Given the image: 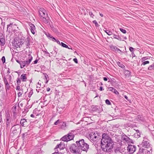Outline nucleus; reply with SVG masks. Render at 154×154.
I'll list each match as a JSON object with an SVG mask.
<instances>
[{
  "label": "nucleus",
  "instance_id": "obj_1",
  "mask_svg": "<svg viewBox=\"0 0 154 154\" xmlns=\"http://www.w3.org/2000/svg\"><path fill=\"white\" fill-rule=\"evenodd\" d=\"M113 141L109 136L105 133L103 134L101 141V147L102 150L110 152L113 147Z\"/></svg>",
  "mask_w": 154,
  "mask_h": 154
},
{
  "label": "nucleus",
  "instance_id": "obj_2",
  "mask_svg": "<svg viewBox=\"0 0 154 154\" xmlns=\"http://www.w3.org/2000/svg\"><path fill=\"white\" fill-rule=\"evenodd\" d=\"M75 143L79 146L81 151L87 152L88 151L89 148V145L85 142L83 139H81L79 140L76 141Z\"/></svg>",
  "mask_w": 154,
  "mask_h": 154
},
{
  "label": "nucleus",
  "instance_id": "obj_3",
  "mask_svg": "<svg viewBox=\"0 0 154 154\" xmlns=\"http://www.w3.org/2000/svg\"><path fill=\"white\" fill-rule=\"evenodd\" d=\"M69 150L73 154H80L82 152L79 146L76 143L72 144L70 147Z\"/></svg>",
  "mask_w": 154,
  "mask_h": 154
},
{
  "label": "nucleus",
  "instance_id": "obj_4",
  "mask_svg": "<svg viewBox=\"0 0 154 154\" xmlns=\"http://www.w3.org/2000/svg\"><path fill=\"white\" fill-rule=\"evenodd\" d=\"M76 134L75 131H71L66 135L63 137L61 139L62 141L67 142L73 140L74 135Z\"/></svg>",
  "mask_w": 154,
  "mask_h": 154
},
{
  "label": "nucleus",
  "instance_id": "obj_5",
  "mask_svg": "<svg viewBox=\"0 0 154 154\" xmlns=\"http://www.w3.org/2000/svg\"><path fill=\"white\" fill-rule=\"evenodd\" d=\"M141 145L143 147L148 149H152V146L150 143V141L146 136L143 137V139Z\"/></svg>",
  "mask_w": 154,
  "mask_h": 154
},
{
  "label": "nucleus",
  "instance_id": "obj_6",
  "mask_svg": "<svg viewBox=\"0 0 154 154\" xmlns=\"http://www.w3.org/2000/svg\"><path fill=\"white\" fill-rule=\"evenodd\" d=\"M11 131L14 135H17L20 131V126L19 125H13L11 128Z\"/></svg>",
  "mask_w": 154,
  "mask_h": 154
},
{
  "label": "nucleus",
  "instance_id": "obj_7",
  "mask_svg": "<svg viewBox=\"0 0 154 154\" xmlns=\"http://www.w3.org/2000/svg\"><path fill=\"white\" fill-rule=\"evenodd\" d=\"M29 58L28 60L21 61V63H20L21 68H23L25 66H27L30 63L32 59V57L31 55L29 54Z\"/></svg>",
  "mask_w": 154,
  "mask_h": 154
},
{
  "label": "nucleus",
  "instance_id": "obj_8",
  "mask_svg": "<svg viewBox=\"0 0 154 154\" xmlns=\"http://www.w3.org/2000/svg\"><path fill=\"white\" fill-rule=\"evenodd\" d=\"M98 136V135L97 133L95 132H92L90 134L88 138L91 141H94L97 139Z\"/></svg>",
  "mask_w": 154,
  "mask_h": 154
},
{
  "label": "nucleus",
  "instance_id": "obj_9",
  "mask_svg": "<svg viewBox=\"0 0 154 154\" xmlns=\"http://www.w3.org/2000/svg\"><path fill=\"white\" fill-rule=\"evenodd\" d=\"M121 139L124 142L127 143H133V140L124 133H123L122 135Z\"/></svg>",
  "mask_w": 154,
  "mask_h": 154
},
{
  "label": "nucleus",
  "instance_id": "obj_10",
  "mask_svg": "<svg viewBox=\"0 0 154 154\" xmlns=\"http://www.w3.org/2000/svg\"><path fill=\"white\" fill-rule=\"evenodd\" d=\"M12 119L9 114L7 115L6 118V128L9 129Z\"/></svg>",
  "mask_w": 154,
  "mask_h": 154
},
{
  "label": "nucleus",
  "instance_id": "obj_11",
  "mask_svg": "<svg viewBox=\"0 0 154 154\" xmlns=\"http://www.w3.org/2000/svg\"><path fill=\"white\" fill-rule=\"evenodd\" d=\"M136 146L134 145H128V150L130 154L133 153L136 150Z\"/></svg>",
  "mask_w": 154,
  "mask_h": 154
},
{
  "label": "nucleus",
  "instance_id": "obj_12",
  "mask_svg": "<svg viewBox=\"0 0 154 154\" xmlns=\"http://www.w3.org/2000/svg\"><path fill=\"white\" fill-rule=\"evenodd\" d=\"M39 14L40 16V18L48 17V14L46 10L43 8H40L39 10Z\"/></svg>",
  "mask_w": 154,
  "mask_h": 154
},
{
  "label": "nucleus",
  "instance_id": "obj_13",
  "mask_svg": "<svg viewBox=\"0 0 154 154\" xmlns=\"http://www.w3.org/2000/svg\"><path fill=\"white\" fill-rule=\"evenodd\" d=\"M20 123L23 126H27L29 125V120L27 121V119H22L21 120Z\"/></svg>",
  "mask_w": 154,
  "mask_h": 154
},
{
  "label": "nucleus",
  "instance_id": "obj_14",
  "mask_svg": "<svg viewBox=\"0 0 154 154\" xmlns=\"http://www.w3.org/2000/svg\"><path fill=\"white\" fill-rule=\"evenodd\" d=\"M22 32L20 33V34L18 35V41H19V44L21 46L24 43V37L23 36H21Z\"/></svg>",
  "mask_w": 154,
  "mask_h": 154
},
{
  "label": "nucleus",
  "instance_id": "obj_15",
  "mask_svg": "<svg viewBox=\"0 0 154 154\" xmlns=\"http://www.w3.org/2000/svg\"><path fill=\"white\" fill-rule=\"evenodd\" d=\"M65 147V145L63 142H61L59 144H57L55 149H57L59 148L60 149H63Z\"/></svg>",
  "mask_w": 154,
  "mask_h": 154
},
{
  "label": "nucleus",
  "instance_id": "obj_16",
  "mask_svg": "<svg viewBox=\"0 0 154 154\" xmlns=\"http://www.w3.org/2000/svg\"><path fill=\"white\" fill-rule=\"evenodd\" d=\"M142 150L143 154H151L152 152V149H146L143 148L141 149Z\"/></svg>",
  "mask_w": 154,
  "mask_h": 154
},
{
  "label": "nucleus",
  "instance_id": "obj_17",
  "mask_svg": "<svg viewBox=\"0 0 154 154\" xmlns=\"http://www.w3.org/2000/svg\"><path fill=\"white\" fill-rule=\"evenodd\" d=\"M14 45L16 48H20V45L19 44V41L17 38H14Z\"/></svg>",
  "mask_w": 154,
  "mask_h": 154
},
{
  "label": "nucleus",
  "instance_id": "obj_18",
  "mask_svg": "<svg viewBox=\"0 0 154 154\" xmlns=\"http://www.w3.org/2000/svg\"><path fill=\"white\" fill-rule=\"evenodd\" d=\"M110 47L112 51H114L115 52H118V51H120V52H123L121 50H120L116 46L114 45H111L110 46Z\"/></svg>",
  "mask_w": 154,
  "mask_h": 154
},
{
  "label": "nucleus",
  "instance_id": "obj_19",
  "mask_svg": "<svg viewBox=\"0 0 154 154\" xmlns=\"http://www.w3.org/2000/svg\"><path fill=\"white\" fill-rule=\"evenodd\" d=\"M20 79L21 80L22 82H26L27 80L26 74H24L21 75Z\"/></svg>",
  "mask_w": 154,
  "mask_h": 154
},
{
  "label": "nucleus",
  "instance_id": "obj_20",
  "mask_svg": "<svg viewBox=\"0 0 154 154\" xmlns=\"http://www.w3.org/2000/svg\"><path fill=\"white\" fill-rule=\"evenodd\" d=\"M24 44L26 46V48H29L30 45V40L29 38H27L26 39L24 42Z\"/></svg>",
  "mask_w": 154,
  "mask_h": 154
},
{
  "label": "nucleus",
  "instance_id": "obj_21",
  "mask_svg": "<svg viewBox=\"0 0 154 154\" xmlns=\"http://www.w3.org/2000/svg\"><path fill=\"white\" fill-rule=\"evenodd\" d=\"M29 26L30 27L31 31L32 33L33 34H34L35 33V26L34 24L32 23H30L29 24Z\"/></svg>",
  "mask_w": 154,
  "mask_h": 154
},
{
  "label": "nucleus",
  "instance_id": "obj_22",
  "mask_svg": "<svg viewBox=\"0 0 154 154\" xmlns=\"http://www.w3.org/2000/svg\"><path fill=\"white\" fill-rule=\"evenodd\" d=\"M4 82L6 88L8 89L10 88V85L8 83L7 79L5 77L4 78Z\"/></svg>",
  "mask_w": 154,
  "mask_h": 154
},
{
  "label": "nucleus",
  "instance_id": "obj_23",
  "mask_svg": "<svg viewBox=\"0 0 154 154\" xmlns=\"http://www.w3.org/2000/svg\"><path fill=\"white\" fill-rule=\"evenodd\" d=\"M41 19L43 21V22L45 23V24H47L48 23V19L49 17H45L42 18H41Z\"/></svg>",
  "mask_w": 154,
  "mask_h": 154
},
{
  "label": "nucleus",
  "instance_id": "obj_24",
  "mask_svg": "<svg viewBox=\"0 0 154 154\" xmlns=\"http://www.w3.org/2000/svg\"><path fill=\"white\" fill-rule=\"evenodd\" d=\"M5 39L3 38H0V44L1 46H4L5 44Z\"/></svg>",
  "mask_w": 154,
  "mask_h": 154
},
{
  "label": "nucleus",
  "instance_id": "obj_25",
  "mask_svg": "<svg viewBox=\"0 0 154 154\" xmlns=\"http://www.w3.org/2000/svg\"><path fill=\"white\" fill-rule=\"evenodd\" d=\"M131 72L128 70H125L124 71V73L126 76L127 77H129L131 75Z\"/></svg>",
  "mask_w": 154,
  "mask_h": 154
},
{
  "label": "nucleus",
  "instance_id": "obj_26",
  "mask_svg": "<svg viewBox=\"0 0 154 154\" xmlns=\"http://www.w3.org/2000/svg\"><path fill=\"white\" fill-rule=\"evenodd\" d=\"M12 26V23H11L9 25H8L7 27V31L10 32L11 31V30Z\"/></svg>",
  "mask_w": 154,
  "mask_h": 154
},
{
  "label": "nucleus",
  "instance_id": "obj_27",
  "mask_svg": "<svg viewBox=\"0 0 154 154\" xmlns=\"http://www.w3.org/2000/svg\"><path fill=\"white\" fill-rule=\"evenodd\" d=\"M92 110L95 112L97 111L99 109L97 106H92Z\"/></svg>",
  "mask_w": 154,
  "mask_h": 154
},
{
  "label": "nucleus",
  "instance_id": "obj_28",
  "mask_svg": "<svg viewBox=\"0 0 154 154\" xmlns=\"http://www.w3.org/2000/svg\"><path fill=\"white\" fill-rule=\"evenodd\" d=\"M113 38L117 39L119 40H121V38L119 35H117L115 34H113Z\"/></svg>",
  "mask_w": 154,
  "mask_h": 154
},
{
  "label": "nucleus",
  "instance_id": "obj_29",
  "mask_svg": "<svg viewBox=\"0 0 154 154\" xmlns=\"http://www.w3.org/2000/svg\"><path fill=\"white\" fill-rule=\"evenodd\" d=\"M148 69L149 70H154V64H152L149 66L148 67Z\"/></svg>",
  "mask_w": 154,
  "mask_h": 154
},
{
  "label": "nucleus",
  "instance_id": "obj_30",
  "mask_svg": "<svg viewBox=\"0 0 154 154\" xmlns=\"http://www.w3.org/2000/svg\"><path fill=\"white\" fill-rule=\"evenodd\" d=\"M117 64L119 67L122 68H124L125 67V66L122 63L119 62H118L117 63Z\"/></svg>",
  "mask_w": 154,
  "mask_h": 154
},
{
  "label": "nucleus",
  "instance_id": "obj_31",
  "mask_svg": "<svg viewBox=\"0 0 154 154\" xmlns=\"http://www.w3.org/2000/svg\"><path fill=\"white\" fill-rule=\"evenodd\" d=\"M105 32L109 35H110L112 34V32L109 30L106 29L105 30Z\"/></svg>",
  "mask_w": 154,
  "mask_h": 154
},
{
  "label": "nucleus",
  "instance_id": "obj_32",
  "mask_svg": "<svg viewBox=\"0 0 154 154\" xmlns=\"http://www.w3.org/2000/svg\"><path fill=\"white\" fill-rule=\"evenodd\" d=\"M120 149L119 147H117L115 149L114 152L116 153H118L120 152Z\"/></svg>",
  "mask_w": 154,
  "mask_h": 154
},
{
  "label": "nucleus",
  "instance_id": "obj_33",
  "mask_svg": "<svg viewBox=\"0 0 154 154\" xmlns=\"http://www.w3.org/2000/svg\"><path fill=\"white\" fill-rule=\"evenodd\" d=\"M21 80L19 78H18L17 79V85H20L21 83Z\"/></svg>",
  "mask_w": 154,
  "mask_h": 154
},
{
  "label": "nucleus",
  "instance_id": "obj_34",
  "mask_svg": "<svg viewBox=\"0 0 154 154\" xmlns=\"http://www.w3.org/2000/svg\"><path fill=\"white\" fill-rule=\"evenodd\" d=\"M149 59V57L146 56V57H143L141 58V62H143V61H144L145 60H147Z\"/></svg>",
  "mask_w": 154,
  "mask_h": 154
},
{
  "label": "nucleus",
  "instance_id": "obj_35",
  "mask_svg": "<svg viewBox=\"0 0 154 154\" xmlns=\"http://www.w3.org/2000/svg\"><path fill=\"white\" fill-rule=\"evenodd\" d=\"M60 45H61L63 47L65 48H68V46L62 42H61V44Z\"/></svg>",
  "mask_w": 154,
  "mask_h": 154
},
{
  "label": "nucleus",
  "instance_id": "obj_36",
  "mask_svg": "<svg viewBox=\"0 0 154 154\" xmlns=\"http://www.w3.org/2000/svg\"><path fill=\"white\" fill-rule=\"evenodd\" d=\"M20 85H17L16 88V90H18V91H22V92H23V89H20Z\"/></svg>",
  "mask_w": 154,
  "mask_h": 154
},
{
  "label": "nucleus",
  "instance_id": "obj_37",
  "mask_svg": "<svg viewBox=\"0 0 154 154\" xmlns=\"http://www.w3.org/2000/svg\"><path fill=\"white\" fill-rule=\"evenodd\" d=\"M17 108V106H14L12 108V112L13 113H15L16 111V109Z\"/></svg>",
  "mask_w": 154,
  "mask_h": 154
},
{
  "label": "nucleus",
  "instance_id": "obj_38",
  "mask_svg": "<svg viewBox=\"0 0 154 154\" xmlns=\"http://www.w3.org/2000/svg\"><path fill=\"white\" fill-rule=\"evenodd\" d=\"M36 91L38 92H40L41 93L43 92L44 91V90L42 89H40L39 88L36 89Z\"/></svg>",
  "mask_w": 154,
  "mask_h": 154
},
{
  "label": "nucleus",
  "instance_id": "obj_39",
  "mask_svg": "<svg viewBox=\"0 0 154 154\" xmlns=\"http://www.w3.org/2000/svg\"><path fill=\"white\" fill-rule=\"evenodd\" d=\"M93 23L95 24V25L97 27H99V25L98 24L96 20H94L93 21Z\"/></svg>",
  "mask_w": 154,
  "mask_h": 154
},
{
  "label": "nucleus",
  "instance_id": "obj_40",
  "mask_svg": "<svg viewBox=\"0 0 154 154\" xmlns=\"http://www.w3.org/2000/svg\"><path fill=\"white\" fill-rule=\"evenodd\" d=\"M105 102L106 104L108 105H110L111 104V103L109 101V100L108 99L106 100H105Z\"/></svg>",
  "mask_w": 154,
  "mask_h": 154
},
{
  "label": "nucleus",
  "instance_id": "obj_41",
  "mask_svg": "<svg viewBox=\"0 0 154 154\" xmlns=\"http://www.w3.org/2000/svg\"><path fill=\"white\" fill-rule=\"evenodd\" d=\"M120 31L123 33H125L126 32V30L122 28H120Z\"/></svg>",
  "mask_w": 154,
  "mask_h": 154
},
{
  "label": "nucleus",
  "instance_id": "obj_42",
  "mask_svg": "<svg viewBox=\"0 0 154 154\" xmlns=\"http://www.w3.org/2000/svg\"><path fill=\"white\" fill-rule=\"evenodd\" d=\"M149 61H144L143 62L142 64L143 65H145L146 64H149Z\"/></svg>",
  "mask_w": 154,
  "mask_h": 154
},
{
  "label": "nucleus",
  "instance_id": "obj_43",
  "mask_svg": "<svg viewBox=\"0 0 154 154\" xmlns=\"http://www.w3.org/2000/svg\"><path fill=\"white\" fill-rule=\"evenodd\" d=\"M2 60L3 63H4L5 62V56H3L2 58Z\"/></svg>",
  "mask_w": 154,
  "mask_h": 154
},
{
  "label": "nucleus",
  "instance_id": "obj_44",
  "mask_svg": "<svg viewBox=\"0 0 154 154\" xmlns=\"http://www.w3.org/2000/svg\"><path fill=\"white\" fill-rule=\"evenodd\" d=\"M47 36L48 37V38L50 39L51 38V37H52V35H51L49 33H47L46 34Z\"/></svg>",
  "mask_w": 154,
  "mask_h": 154
},
{
  "label": "nucleus",
  "instance_id": "obj_45",
  "mask_svg": "<svg viewBox=\"0 0 154 154\" xmlns=\"http://www.w3.org/2000/svg\"><path fill=\"white\" fill-rule=\"evenodd\" d=\"M108 89L110 91H112V92L114 89V88L112 87H109L108 88Z\"/></svg>",
  "mask_w": 154,
  "mask_h": 154
},
{
  "label": "nucleus",
  "instance_id": "obj_46",
  "mask_svg": "<svg viewBox=\"0 0 154 154\" xmlns=\"http://www.w3.org/2000/svg\"><path fill=\"white\" fill-rule=\"evenodd\" d=\"M50 40H52L53 41L55 42L57 39H56L53 36H52L51 37V38L50 39Z\"/></svg>",
  "mask_w": 154,
  "mask_h": 154
},
{
  "label": "nucleus",
  "instance_id": "obj_47",
  "mask_svg": "<svg viewBox=\"0 0 154 154\" xmlns=\"http://www.w3.org/2000/svg\"><path fill=\"white\" fill-rule=\"evenodd\" d=\"M112 92L116 94H119V92L115 89H114Z\"/></svg>",
  "mask_w": 154,
  "mask_h": 154
},
{
  "label": "nucleus",
  "instance_id": "obj_48",
  "mask_svg": "<svg viewBox=\"0 0 154 154\" xmlns=\"http://www.w3.org/2000/svg\"><path fill=\"white\" fill-rule=\"evenodd\" d=\"M33 93V92L32 91V90H31V91L29 92V97H30L32 94Z\"/></svg>",
  "mask_w": 154,
  "mask_h": 154
},
{
  "label": "nucleus",
  "instance_id": "obj_49",
  "mask_svg": "<svg viewBox=\"0 0 154 154\" xmlns=\"http://www.w3.org/2000/svg\"><path fill=\"white\" fill-rule=\"evenodd\" d=\"M60 121L59 120H58L57 121L55 122L54 123V124L55 125H57L58 124L60 123Z\"/></svg>",
  "mask_w": 154,
  "mask_h": 154
},
{
  "label": "nucleus",
  "instance_id": "obj_50",
  "mask_svg": "<svg viewBox=\"0 0 154 154\" xmlns=\"http://www.w3.org/2000/svg\"><path fill=\"white\" fill-rule=\"evenodd\" d=\"M129 50L132 52H133L134 48L132 47H130L129 48Z\"/></svg>",
  "mask_w": 154,
  "mask_h": 154
},
{
  "label": "nucleus",
  "instance_id": "obj_51",
  "mask_svg": "<svg viewBox=\"0 0 154 154\" xmlns=\"http://www.w3.org/2000/svg\"><path fill=\"white\" fill-rule=\"evenodd\" d=\"M89 14L91 17H93V16H94V15L93 14L92 12L91 11H89Z\"/></svg>",
  "mask_w": 154,
  "mask_h": 154
},
{
  "label": "nucleus",
  "instance_id": "obj_52",
  "mask_svg": "<svg viewBox=\"0 0 154 154\" xmlns=\"http://www.w3.org/2000/svg\"><path fill=\"white\" fill-rule=\"evenodd\" d=\"M22 92H19L17 94V95L18 97H20V96H21L22 94Z\"/></svg>",
  "mask_w": 154,
  "mask_h": 154
},
{
  "label": "nucleus",
  "instance_id": "obj_53",
  "mask_svg": "<svg viewBox=\"0 0 154 154\" xmlns=\"http://www.w3.org/2000/svg\"><path fill=\"white\" fill-rule=\"evenodd\" d=\"M73 60L75 63H78V60L76 58H75L73 59Z\"/></svg>",
  "mask_w": 154,
  "mask_h": 154
},
{
  "label": "nucleus",
  "instance_id": "obj_54",
  "mask_svg": "<svg viewBox=\"0 0 154 154\" xmlns=\"http://www.w3.org/2000/svg\"><path fill=\"white\" fill-rule=\"evenodd\" d=\"M44 75L45 78L47 80V79L48 78V75L46 73H45Z\"/></svg>",
  "mask_w": 154,
  "mask_h": 154
},
{
  "label": "nucleus",
  "instance_id": "obj_55",
  "mask_svg": "<svg viewBox=\"0 0 154 154\" xmlns=\"http://www.w3.org/2000/svg\"><path fill=\"white\" fill-rule=\"evenodd\" d=\"M55 42H56L58 44H59L60 45L61 43L59 40L57 39Z\"/></svg>",
  "mask_w": 154,
  "mask_h": 154
},
{
  "label": "nucleus",
  "instance_id": "obj_56",
  "mask_svg": "<svg viewBox=\"0 0 154 154\" xmlns=\"http://www.w3.org/2000/svg\"><path fill=\"white\" fill-rule=\"evenodd\" d=\"M2 112H0V123L1 122V120H2Z\"/></svg>",
  "mask_w": 154,
  "mask_h": 154
},
{
  "label": "nucleus",
  "instance_id": "obj_57",
  "mask_svg": "<svg viewBox=\"0 0 154 154\" xmlns=\"http://www.w3.org/2000/svg\"><path fill=\"white\" fill-rule=\"evenodd\" d=\"M131 55L132 57H134L135 56V54L133 52H132Z\"/></svg>",
  "mask_w": 154,
  "mask_h": 154
},
{
  "label": "nucleus",
  "instance_id": "obj_58",
  "mask_svg": "<svg viewBox=\"0 0 154 154\" xmlns=\"http://www.w3.org/2000/svg\"><path fill=\"white\" fill-rule=\"evenodd\" d=\"M137 133V138H138L139 137H140V132H139V133Z\"/></svg>",
  "mask_w": 154,
  "mask_h": 154
},
{
  "label": "nucleus",
  "instance_id": "obj_59",
  "mask_svg": "<svg viewBox=\"0 0 154 154\" xmlns=\"http://www.w3.org/2000/svg\"><path fill=\"white\" fill-rule=\"evenodd\" d=\"M45 53L47 54L49 56H50V54L49 52L45 51Z\"/></svg>",
  "mask_w": 154,
  "mask_h": 154
},
{
  "label": "nucleus",
  "instance_id": "obj_60",
  "mask_svg": "<svg viewBox=\"0 0 154 154\" xmlns=\"http://www.w3.org/2000/svg\"><path fill=\"white\" fill-rule=\"evenodd\" d=\"M100 91H103V90H104V89L103 88V87H102L100 86Z\"/></svg>",
  "mask_w": 154,
  "mask_h": 154
},
{
  "label": "nucleus",
  "instance_id": "obj_61",
  "mask_svg": "<svg viewBox=\"0 0 154 154\" xmlns=\"http://www.w3.org/2000/svg\"><path fill=\"white\" fill-rule=\"evenodd\" d=\"M103 79L104 81H107L108 80V78L104 77L103 78Z\"/></svg>",
  "mask_w": 154,
  "mask_h": 154
},
{
  "label": "nucleus",
  "instance_id": "obj_62",
  "mask_svg": "<svg viewBox=\"0 0 154 154\" xmlns=\"http://www.w3.org/2000/svg\"><path fill=\"white\" fill-rule=\"evenodd\" d=\"M38 60H35L34 61V64H36V63H37V62H38Z\"/></svg>",
  "mask_w": 154,
  "mask_h": 154
},
{
  "label": "nucleus",
  "instance_id": "obj_63",
  "mask_svg": "<svg viewBox=\"0 0 154 154\" xmlns=\"http://www.w3.org/2000/svg\"><path fill=\"white\" fill-rule=\"evenodd\" d=\"M124 97L128 101L129 100L128 99V97L126 95H125Z\"/></svg>",
  "mask_w": 154,
  "mask_h": 154
},
{
  "label": "nucleus",
  "instance_id": "obj_64",
  "mask_svg": "<svg viewBox=\"0 0 154 154\" xmlns=\"http://www.w3.org/2000/svg\"><path fill=\"white\" fill-rule=\"evenodd\" d=\"M46 90H47V91H50V88H49V87H48V88H47Z\"/></svg>",
  "mask_w": 154,
  "mask_h": 154
}]
</instances>
